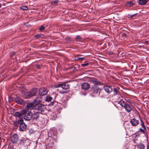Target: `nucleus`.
I'll list each match as a JSON object with an SVG mask.
<instances>
[{"label": "nucleus", "mask_w": 149, "mask_h": 149, "mask_svg": "<svg viewBox=\"0 0 149 149\" xmlns=\"http://www.w3.org/2000/svg\"><path fill=\"white\" fill-rule=\"evenodd\" d=\"M15 101L17 103L22 104L24 103V100L19 97H17L15 99Z\"/></svg>", "instance_id": "14"}, {"label": "nucleus", "mask_w": 149, "mask_h": 149, "mask_svg": "<svg viewBox=\"0 0 149 149\" xmlns=\"http://www.w3.org/2000/svg\"><path fill=\"white\" fill-rule=\"evenodd\" d=\"M140 120L141 121V125L142 126V127L144 130H146V127L145 126L144 123H143V121L141 120V119Z\"/></svg>", "instance_id": "26"}, {"label": "nucleus", "mask_w": 149, "mask_h": 149, "mask_svg": "<svg viewBox=\"0 0 149 149\" xmlns=\"http://www.w3.org/2000/svg\"><path fill=\"white\" fill-rule=\"evenodd\" d=\"M146 149H149V143H148L146 145Z\"/></svg>", "instance_id": "41"}, {"label": "nucleus", "mask_w": 149, "mask_h": 149, "mask_svg": "<svg viewBox=\"0 0 149 149\" xmlns=\"http://www.w3.org/2000/svg\"><path fill=\"white\" fill-rule=\"evenodd\" d=\"M40 113L38 112L37 111H34L33 114L32 113V118L35 120H37L40 117Z\"/></svg>", "instance_id": "7"}, {"label": "nucleus", "mask_w": 149, "mask_h": 149, "mask_svg": "<svg viewBox=\"0 0 149 149\" xmlns=\"http://www.w3.org/2000/svg\"><path fill=\"white\" fill-rule=\"evenodd\" d=\"M20 143L25 146H26L29 145L30 143L29 140L26 139L21 140H20Z\"/></svg>", "instance_id": "10"}, {"label": "nucleus", "mask_w": 149, "mask_h": 149, "mask_svg": "<svg viewBox=\"0 0 149 149\" xmlns=\"http://www.w3.org/2000/svg\"><path fill=\"white\" fill-rule=\"evenodd\" d=\"M69 84H66L63 83L61 84V88L64 89H67L69 88Z\"/></svg>", "instance_id": "20"}, {"label": "nucleus", "mask_w": 149, "mask_h": 149, "mask_svg": "<svg viewBox=\"0 0 149 149\" xmlns=\"http://www.w3.org/2000/svg\"><path fill=\"white\" fill-rule=\"evenodd\" d=\"M101 90L100 88L96 86H93L92 88L91 91L94 94H97L98 93H100Z\"/></svg>", "instance_id": "4"}, {"label": "nucleus", "mask_w": 149, "mask_h": 149, "mask_svg": "<svg viewBox=\"0 0 149 149\" xmlns=\"http://www.w3.org/2000/svg\"><path fill=\"white\" fill-rule=\"evenodd\" d=\"M52 99L53 98L52 97L49 96H47L45 99V101L47 102H49L52 101Z\"/></svg>", "instance_id": "23"}, {"label": "nucleus", "mask_w": 149, "mask_h": 149, "mask_svg": "<svg viewBox=\"0 0 149 149\" xmlns=\"http://www.w3.org/2000/svg\"><path fill=\"white\" fill-rule=\"evenodd\" d=\"M22 111H21V113L17 112L15 113L14 116L16 117L20 118L22 116Z\"/></svg>", "instance_id": "22"}, {"label": "nucleus", "mask_w": 149, "mask_h": 149, "mask_svg": "<svg viewBox=\"0 0 149 149\" xmlns=\"http://www.w3.org/2000/svg\"><path fill=\"white\" fill-rule=\"evenodd\" d=\"M26 125L24 123H22L19 125V130L21 131H24L26 130Z\"/></svg>", "instance_id": "15"}, {"label": "nucleus", "mask_w": 149, "mask_h": 149, "mask_svg": "<svg viewBox=\"0 0 149 149\" xmlns=\"http://www.w3.org/2000/svg\"><path fill=\"white\" fill-rule=\"evenodd\" d=\"M60 93L61 94H64L66 92H62L60 91Z\"/></svg>", "instance_id": "44"}, {"label": "nucleus", "mask_w": 149, "mask_h": 149, "mask_svg": "<svg viewBox=\"0 0 149 149\" xmlns=\"http://www.w3.org/2000/svg\"><path fill=\"white\" fill-rule=\"evenodd\" d=\"M59 2V1L58 0H55L54 1H52L51 2V4L52 5H56V3H58Z\"/></svg>", "instance_id": "27"}, {"label": "nucleus", "mask_w": 149, "mask_h": 149, "mask_svg": "<svg viewBox=\"0 0 149 149\" xmlns=\"http://www.w3.org/2000/svg\"><path fill=\"white\" fill-rule=\"evenodd\" d=\"M36 104L33 103H28L27 104L26 108L24 109H26V110L30 111V110L34 109V105Z\"/></svg>", "instance_id": "6"}, {"label": "nucleus", "mask_w": 149, "mask_h": 149, "mask_svg": "<svg viewBox=\"0 0 149 149\" xmlns=\"http://www.w3.org/2000/svg\"><path fill=\"white\" fill-rule=\"evenodd\" d=\"M139 4L140 5H145L149 0H138Z\"/></svg>", "instance_id": "18"}, {"label": "nucleus", "mask_w": 149, "mask_h": 149, "mask_svg": "<svg viewBox=\"0 0 149 149\" xmlns=\"http://www.w3.org/2000/svg\"><path fill=\"white\" fill-rule=\"evenodd\" d=\"M1 7V3H0V8Z\"/></svg>", "instance_id": "45"}, {"label": "nucleus", "mask_w": 149, "mask_h": 149, "mask_svg": "<svg viewBox=\"0 0 149 149\" xmlns=\"http://www.w3.org/2000/svg\"><path fill=\"white\" fill-rule=\"evenodd\" d=\"M132 3H132L131 2H129L128 3V4H129L130 5V6H131V5H132Z\"/></svg>", "instance_id": "42"}, {"label": "nucleus", "mask_w": 149, "mask_h": 149, "mask_svg": "<svg viewBox=\"0 0 149 149\" xmlns=\"http://www.w3.org/2000/svg\"><path fill=\"white\" fill-rule=\"evenodd\" d=\"M20 8L21 9L23 10H26L28 9L26 6H22L20 7Z\"/></svg>", "instance_id": "29"}, {"label": "nucleus", "mask_w": 149, "mask_h": 149, "mask_svg": "<svg viewBox=\"0 0 149 149\" xmlns=\"http://www.w3.org/2000/svg\"><path fill=\"white\" fill-rule=\"evenodd\" d=\"M34 109L39 113H42L45 110V106L42 104H36L34 105Z\"/></svg>", "instance_id": "1"}, {"label": "nucleus", "mask_w": 149, "mask_h": 149, "mask_svg": "<svg viewBox=\"0 0 149 149\" xmlns=\"http://www.w3.org/2000/svg\"><path fill=\"white\" fill-rule=\"evenodd\" d=\"M139 131L141 132V133H143V134H144L145 133V131H144V130L143 129H142L141 128H140L139 129Z\"/></svg>", "instance_id": "38"}, {"label": "nucleus", "mask_w": 149, "mask_h": 149, "mask_svg": "<svg viewBox=\"0 0 149 149\" xmlns=\"http://www.w3.org/2000/svg\"><path fill=\"white\" fill-rule=\"evenodd\" d=\"M81 40V38L79 35H77L76 37V41L78 42L80 41V40Z\"/></svg>", "instance_id": "24"}, {"label": "nucleus", "mask_w": 149, "mask_h": 149, "mask_svg": "<svg viewBox=\"0 0 149 149\" xmlns=\"http://www.w3.org/2000/svg\"><path fill=\"white\" fill-rule=\"evenodd\" d=\"M36 67L38 69H40V66L39 65H36Z\"/></svg>", "instance_id": "40"}, {"label": "nucleus", "mask_w": 149, "mask_h": 149, "mask_svg": "<svg viewBox=\"0 0 149 149\" xmlns=\"http://www.w3.org/2000/svg\"><path fill=\"white\" fill-rule=\"evenodd\" d=\"M118 103L122 107H124L127 103L123 100H120L119 101Z\"/></svg>", "instance_id": "21"}, {"label": "nucleus", "mask_w": 149, "mask_h": 149, "mask_svg": "<svg viewBox=\"0 0 149 149\" xmlns=\"http://www.w3.org/2000/svg\"><path fill=\"white\" fill-rule=\"evenodd\" d=\"M18 123L19 124H21L22 123H23V120L22 119H20L18 120Z\"/></svg>", "instance_id": "31"}, {"label": "nucleus", "mask_w": 149, "mask_h": 149, "mask_svg": "<svg viewBox=\"0 0 149 149\" xmlns=\"http://www.w3.org/2000/svg\"><path fill=\"white\" fill-rule=\"evenodd\" d=\"M137 13H136L135 14H133V15H129V17L131 19H132V18L133 17H135L136 15H137Z\"/></svg>", "instance_id": "36"}, {"label": "nucleus", "mask_w": 149, "mask_h": 149, "mask_svg": "<svg viewBox=\"0 0 149 149\" xmlns=\"http://www.w3.org/2000/svg\"><path fill=\"white\" fill-rule=\"evenodd\" d=\"M38 89L36 88H33L30 91V94L32 96L35 95L37 92Z\"/></svg>", "instance_id": "17"}, {"label": "nucleus", "mask_w": 149, "mask_h": 149, "mask_svg": "<svg viewBox=\"0 0 149 149\" xmlns=\"http://www.w3.org/2000/svg\"><path fill=\"white\" fill-rule=\"evenodd\" d=\"M89 65V63H88L82 64L81 65V66L82 67L88 66Z\"/></svg>", "instance_id": "34"}, {"label": "nucleus", "mask_w": 149, "mask_h": 149, "mask_svg": "<svg viewBox=\"0 0 149 149\" xmlns=\"http://www.w3.org/2000/svg\"><path fill=\"white\" fill-rule=\"evenodd\" d=\"M34 102L35 103L34 104H38L39 103L41 102H42L41 97V96H39L38 97H36L34 100Z\"/></svg>", "instance_id": "19"}, {"label": "nucleus", "mask_w": 149, "mask_h": 149, "mask_svg": "<svg viewBox=\"0 0 149 149\" xmlns=\"http://www.w3.org/2000/svg\"><path fill=\"white\" fill-rule=\"evenodd\" d=\"M81 87L82 89L87 90L90 88V85L87 83H84L82 84Z\"/></svg>", "instance_id": "13"}, {"label": "nucleus", "mask_w": 149, "mask_h": 149, "mask_svg": "<svg viewBox=\"0 0 149 149\" xmlns=\"http://www.w3.org/2000/svg\"><path fill=\"white\" fill-rule=\"evenodd\" d=\"M43 35L42 34H37L35 36V37L36 38L38 39L41 38L43 36Z\"/></svg>", "instance_id": "25"}, {"label": "nucleus", "mask_w": 149, "mask_h": 149, "mask_svg": "<svg viewBox=\"0 0 149 149\" xmlns=\"http://www.w3.org/2000/svg\"><path fill=\"white\" fill-rule=\"evenodd\" d=\"M130 123L132 126H136L139 124V121L134 118L131 120Z\"/></svg>", "instance_id": "8"}, {"label": "nucleus", "mask_w": 149, "mask_h": 149, "mask_svg": "<svg viewBox=\"0 0 149 149\" xmlns=\"http://www.w3.org/2000/svg\"><path fill=\"white\" fill-rule=\"evenodd\" d=\"M22 115H24V119L28 121L32 118V113L31 111L26 110V109H23L22 110Z\"/></svg>", "instance_id": "2"}, {"label": "nucleus", "mask_w": 149, "mask_h": 149, "mask_svg": "<svg viewBox=\"0 0 149 149\" xmlns=\"http://www.w3.org/2000/svg\"><path fill=\"white\" fill-rule=\"evenodd\" d=\"M14 100V98L12 97H9L8 99V102L10 103L13 102Z\"/></svg>", "instance_id": "33"}, {"label": "nucleus", "mask_w": 149, "mask_h": 149, "mask_svg": "<svg viewBox=\"0 0 149 149\" xmlns=\"http://www.w3.org/2000/svg\"><path fill=\"white\" fill-rule=\"evenodd\" d=\"M85 59L84 57H76L75 58V60L76 61L79 60H83Z\"/></svg>", "instance_id": "28"}, {"label": "nucleus", "mask_w": 149, "mask_h": 149, "mask_svg": "<svg viewBox=\"0 0 149 149\" xmlns=\"http://www.w3.org/2000/svg\"><path fill=\"white\" fill-rule=\"evenodd\" d=\"M122 36H123L125 37L126 36V34L125 33H123L122 34Z\"/></svg>", "instance_id": "43"}, {"label": "nucleus", "mask_w": 149, "mask_h": 149, "mask_svg": "<svg viewBox=\"0 0 149 149\" xmlns=\"http://www.w3.org/2000/svg\"><path fill=\"white\" fill-rule=\"evenodd\" d=\"M88 81L93 83L95 85H100L102 84L96 78L88 77Z\"/></svg>", "instance_id": "3"}, {"label": "nucleus", "mask_w": 149, "mask_h": 149, "mask_svg": "<svg viewBox=\"0 0 149 149\" xmlns=\"http://www.w3.org/2000/svg\"><path fill=\"white\" fill-rule=\"evenodd\" d=\"M136 147L138 149H144L146 148V146L143 143H140L137 144Z\"/></svg>", "instance_id": "16"}, {"label": "nucleus", "mask_w": 149, "mask_h": 149, "mask_svg": "<svg viewBox=\"0 0 149 149\" xmlns=\"http://www.w3.org/2000/svg\"><path fill=\"white\" fill-rule=\"evenodd\" d=\"M15 54V52H14L12 51L10 52V55L11 57L14 55Z\"/></svg>", "instance_id": "32"}, {"label": "nucleus", "mask_w": 149, "mask_h": 149, "mask_svg": "<svg viewBox=\"0 0 149 149\" xmlns=\"http://www.w3.org/2000/svg\"><path fill=\"white\" fill-rule=\"evenodd\" d=\"M124 107L125 110L128 112H130L132 109L131 106L128 103H126Z\"/></svg>", "instance_id": "12"}, {"label": "nucleus", "mask_w": 149, "mask_h": 149, "mask_svg": "<svg viewBox=\"0 0 149 149\" xmlns=\"http://www.w3.org/2000/svg\"><path fill=\"white\" fill-rule=\"evenodd\" d=\"M18 123L17 121H15L13 123V125L15 126H17L18 125Z\"/></svg>", "instance_id": "35"}, {"label": "nucleus", "mask_w": 149, "mask_h": 149, "mask_svg": "<svg viewBox=\"0 0 149 149\" xmlns=\"http://www.w3.org/2000/svg\"><path fill=\"white\" fill-rule=\"evenodd\" d=\"M60 86H61V84H57L56 86V88H58V87H59Z\"/></svg>", "instance_id": "39"}, {"label": "nucleus", "mask_w": 149, "mask_h": 149, "mask_svg": "<svg viewBox=\"0 0 149 149\" xmlns=\"http://www.w3.org/2000/svg\"><path fill=\"white\" fill-rule=\"evenodd\" d=\"M112 91H113L114 95L118 94V92L116 88H114Z\"/></svg>", "instance_id": "30"}, {"label": "nucleus", "mask_w": 149, "mask_h": 149, "mask_svg": "<svg viewBox=\"0 0 149 149\" xmlns=\"http://www.w3.org/2000/svg\"><path fill=\"white\" fill-rule=\"evenodd\" d=\"M45 29V27L43 25L41 26L40 28V31H42L44 30Z\"/></svg>", "instance_id": "37"}, {"label": "nucleus", "mask_w": 149, "mask_h": 149, "mask_svg": "<svg viewBox=\"0 0 149 149\" xmlns=\"http://www.w3.org/2000/svg\"><path fill=\"white\" fill-rule=\"evenodd\" d=\"M104 88L105 91L108 93H110L113 90L111 87L110 86H104Z\"/></svg>", "instance_id": "11"}, {"label": "nucleus", "mask_w": 149, "mask_h": 149, "mask_svg": "<svg viewBox=\"0 0 149 149\" xmlns=\"http://www.w3.org/2000/svg\"><path fill=\"white\" fill-rule=\"evenodd\" d=\"M18 136L17 134H13L11 138V141L13 143H15L18 141Z\"/></svg>", "instance_id": "9"}, {"label": "nucleus", "mask_w": 149, "mask_h": 149, "mask_svg": "<svg viewBox=\"0 0 149 149\" xmlns=\"http://www.w3.org/2000/svg\"><path fill=\"white\" fill-rule=\"evenodd\" d=\"M39 91V94L40 95L43 96L47 94L48 91L46 88H42L40 89Z\"/></svg>", "instance_id": "5"}]
</instances>
